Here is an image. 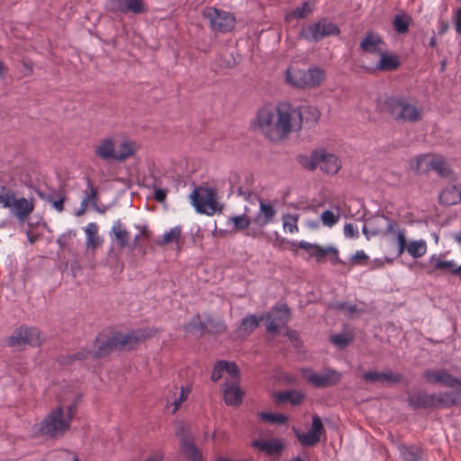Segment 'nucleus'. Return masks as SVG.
Listing matches in <instances>:
<instances>
[{
    "label": "nucleus",
    "mask_w": 461,
    "mask_h": 461,
    "mask_svg": "<svg viewBox=\"0 0 461 461\" xmlns=\"http://www.w3.org/2000/svg\"><path fill=\"white\" fill-rule=\"evenodd\" d=\"M251 125L270 141L279 142L302 129L303 111L288 103L263 106L258 110Z\"/></svg>",
    "instance_id": "obj_1"
},
{
    "label": "nucleus",
    "mask_w": 461,
    "mask_h": 461,
    "mask_svg": "<svg viewBox=\"0 0 461 461\" xmlns=\"http://www.w3.org/2000/svg\"><path fill=\"white\" fill-rule=\"evenodd\" d=\"M77 407L74 402L66 407L58 405L51 409L38 424L37 434L47 439H59L71 429Z\"/></svg>",
    "instance_id": "obj_2"
},
{
    "label": "nucleus",
    "mask_w": 461,
    "mask_h": 461,
    "mask_svg": "<svg viewBox=\"0 0 461 461\" xmlns=\"http://www.w3.org/2000/svg\"><path fill=\"white\" fill-rule=\"evenodd\" d=\"M147 335L143 330H131L126 334L116 333L112 337L99 336L95 339L94 357L95 358L109 355L113 350H130L138 343L145 340Z\"/></svg>",
    "instance_id": "obj_3"
},
{
    "label": "nucleus",
    "mask_w": 461,
    "mask_h": 461,
    "mask_svg": "<svg viewBox=\"0 0 461 461\" xmlns=\"http://www.w3.org/2000/svg\"><path fill=\"white\" fill-rule=\"evenodd\" d=\"M374 221H384L386 222L384 230V235H396L398 244V255L407 252L414 258H421L427 252V243L423 240L407 241L406 230L399 228L397 222L388 217L380 216Z\"/></svg>",
    "instance_id": "obj_4"
},
{
    "label": "nucleus",
    "mask_w": 461,
    "mask_h": 461,
    "mask_svg": "<svg viewBox=\"0 0 461 461\" xmlns=\"http://www.w3.org/2000/svg\"><path fill=\"white\" fill-rule=\"evenodd\" d=\"M116 141L113 137L101 139L95 146V155L104 161L123 162L133 157L137 151V145L129 140L120 143L119 151H116Z\"/></svg>",
    "instance_id": "obj_5"
},
{
    "label": "nucleus",
    "mask_w": 461,
    "mask_h": 461,
    "mask_svg": "<svg viewBox=\"0 0 461 461\" xmlns=\"http://www.w3.org/2000/svg\"><path fill=\"white\" fill-rule=\"evenodd\" d=\"M409 403L414 409L449 408L461 404V390L438 393H418L409 397Z\"/></svg>",
    "instance_id": "obj_6"
},
{
    "label": "nucleus",
    "mask_w": 461,
    "mask_h": 461,
    "mask_svg": "<svg viewBox=\"0 0 461 461\" xmlns=\"http://www.w3.org/2000/svg\"><path fill=\"white\" fill-rule=\"evenodd\" d=\"M385 107L391 116L398 122L414 123L422 119V109L402 96H392L385 100Z\"/></svg>",
    "instance_id": "obj_7"
},
{
    "label": "nucleus",
    "mask_w": 461,
    "mask_h": 461,
    "mask_svg": "<svg viewBox=\"0 0 461 461\" xmlns=\"http://www.w3.org/2000/svg\"><path fill=\"white\" fill-rule=\"evenodd\" d=\"M325 79V73L316 67L307 70L288 68L285 71V80L297 88H312L320 86Z\"/></svg>",
    "instance_id": "obj_8"
},
{
    "label": "nucleus",
    "mask_w": 461,
    "mask_h": 461,
    "mask_svg": "<svg viewBox=\"0 0 461 461\" xmlns=\"http://www.w3.org/2000/svg\"><path fill=\"white\" fill-rule=\"evenodd\" d=\"M43 341L40 330L36 327L22 326L14 330L8 338L9 347L23 349L26 346L38 347Z\"/></svg>",
    "instance_id": "obj_9"
},
{
    "label": "nucleus",
    "mask_w": 461,
    "mask_h": 461,
    "mask_svg": "<svg viewBox=\"0 0 461 461\" xmlns=\"http://www.w3.org/2000/svg\"><path fill=\"white\" fill-rule=\"evenodd\" d=\"M190 199L198 212L212 215L216 212V194L212 188L195 187L190 194Z\"/></svg>",
    "instance_id": "obj_10"
},
{
    "label": "nucleus",
    "mask_w": 461,
    "mask_h": 461,
    "mask_svg": "<svg viewBox=\"0 0 461 461\" xmlns=\"http://www.w3.org/2000/svg\"><path fill=\"white\" fill-rule=\"evenodd\" d=\"M176 435L180 438V450L192 461H203V455L194 445V436L190 426L184 422H178L176 426Z\"/></svg>",
    "instance_id": "obj_11"
},
{
    "label": "nucleus",
    "mask_w": 461,
    "mask_h": 461,
    "mask_svg": "<svg viewBox=\"0 0 461 461\" xmlns=\"http://www.w3.org/2000/svg\"><path fill=\"white\" fill-rule=\"evenodd\" d=\"M203 15L209 21L212 29L219 32H230L235 26L236 20L232 14L215 7H205Z\"/></svg>",
    "instance_id": "obj_12"
},
{
    "label": "nucleus",
    "mask_w": 461,
    "mask_h": 461,
    "mask_svg": "<svg viewBox=\"0 0 461 461\" xmlns=\"http://www.w3.org/2000/svg\"><path fill=\"white\" fill-rule=\"evenodd\" d=\"M339 28L334 23L327 19H321L303 28L300 34L305 40L318 41L329 36L339 35Z\"/></svg>",
    "instance_id": "obj_13"
},
{
    "label": "nucleus",
    "mask_w": 461,
    "mask_h": 461,
    "mask_svg": "<svg viewBox=\"0 0 461 461\" xmlns=\"http://www.w3.org/2000/svg\"><path fill=\"white\" fill-rule=\"evenodd\" d=\"M301 373L304 380L317 388L333 386L341 379V374L334 369H324L321 373H316L312 368H303Z\"/></svg>",
    "instance_id": "obj_14"
},
{
    "label": "nucleus",
    "mask_w": 461,
    "mask_h": 461,
    "mask_svg": "<svg viewBox=\"0 0 461 461\" xmlns=\"http://www.w3.org/2000/svg\"><path fill=\"white\" fill-rule=\"evenodd\" d=\"M259 210L258 213L251 219L254 227L249 230L248 235L254 238L260 236L264 233L263 228L272 223L276 218V211L269 203L265 202L262 199L258 200Z\"/></svg>",
    "instance_id": "obj_15"
},
{
    "label": "nucleus",
    "mask_w": 461,
    "mask_h": 461,
    "mask_svg": "<svg viewBox=\"0 0 461 461\" xmlns=\"http://www.w3.org/2000/svg\"><path fill=\"white\" fill-rule=\"evenodd\" d=\"M422 377L428 384H438L453 389L451 392L461 390V380L453 376L444 368L426 369L422 374Z\"/></svg>",
    "instance_id": "obj_16"
},
{
    "label": "nucleus",
    "mask_w": 461,
    "mask_h": 461,
    "mask_svg": "<svg viewBox=\"0 0 461 461\" xmlns=\"http://www.w3.org/2000/svg\"><path fill=\"white\" fill-rule=\"evenodd\" d=\"M298 247L314 258L317 262H323L326 257H330V260L333 265H345V262L339 258V250L335 247L329 246L323 248L318 244L309 243L304 240L300 241Z\"/></svg>",
    "instance_id": "obj_17"
},
{
    "label": "nucleus",
    "mask_w": 461,
    "mask_h": 461,
    "mask_svg": "<svg viewBox=\"0 0 461 461\" xmlns=\"http://www.w3.org/2000/svg\"><path fill=\"white\" fill-rule=\"evenodd\" d=\"M105 8L108 12L116 14L127 13L140 14L148 11L142 0H107Z\"/></svg>",
    "instance_id": "obj_18"
},
{
    "label": "nucleus",
    "mask_w": 461,
    "mask_h": 461,
    "mask_svg": "<svg viewBox=\"0 0 461 461\" xmlns=\"http://www.w3.org/2000/svg\"><path fill=\"white\" fill-rule=\"evenodd\" d=\"M306 167L311 170H313L319 167L327 174L335 175L339 170L341 164L338 157L333 154L315 152L312 154V160Z\"/></svg>",
    "instance_id": "obj_19"
},
{
    "label": "nucleus",
    "mask_w": 461,
    "mask_h": 461,
    "mask_svg": "<svg viewBox=\"0 0 461 461\" xmlns=\"http://www.w3.org/2000/svg\"><path fill=\"white\" fill-rule=\"evenodd\" d=\"M363 379L371 384H393L401 383L402 381V375L391 370L384 372L369 371L363 375Z\"/></svg>",
    "instance_id": "obj_20"
},
{
    "label": "nucleus",
    "mask_w": 461,
    "mask_h": 461,
    "mask_svg": "<svg viewBox=\"0 0 461 461\" xmlns=\"http://www.w3.org/2000/svg\"><path fill=\"white\" fill-rule=\"evenodd\" d=\"M10 209L20 221H24L33 212L34 203L32 200L24 197L16 198L14 195Z\"/></svg>",
    "instance_id": "obj_21"
},
{
    "label": "nucleus",
    "mask_w": 461,
    "mask_h": 461,
    "mask_svg": "<svg viewBox=\"0 0 461 461\" xmlns=\"http://www.w3.org/2000/svg\"><path fill=\"white\" fill-rule=\"evenodd\" d=\"M243 394L237 381L224 382L223 399L227 405L239 406L242 402Z\"/></svg>",
    "instance_id": "obj_22"
},
{
    "label": "nucleus",
    "mask_w": 461,
    "mask_h": 461,
    "mask_svg": "<svg viewBox=\"0 0 461 461\" xmlns=\"http://www.w3.org/2000/svg\"><path fill=\"white\" fill-rule=\"evenodd\" d=\"M436 154H422L411 158L409 162L410 168L418 174H426L433 171L432 161Z\"/></svg>",
    "instance_id": "obj_23"
},
{
    "label": "nucleus",
    "mask_w": 461,
    "mask_h": 461,
    "mask_svg": "<svg viewBox=\"0 0 461 461\" xmlns=\"http://www.w3.org/2000/svg\"><path fill=\"white\" fill-rule=\"evenodd\" d=\"M384 45V42L379 34L368 32L360 42V49L364 52L380 54L384 50L382 48Z\"/></svg>",
    "instance_id": "obj_24"
},
{
    "label": "nucleus",
    "mask_w": 461,
    "mask_h": 461,
    "mask_svg": "<svg viewBox=\"0 0 461 461\" xmlns=\"http://www.w3.org/2000/svg\"><path fill=\"white\" fill-rule=\"evenodd\" d=\"M109 234L119 248L124 249L128 246L130 241V233L121 220H117L113 222Z\"/></svg>",
    "instance_id": "obj_25"
},
{
    "label": "nucleus",
    "mask_w": 461,
    "mask_h": 461,
    "mask_svg": "<svg viewBox=\"0 0 461 461\" xmlns=\"http://www.w3.org/2000/svg\"><path fill=\"white\" fill-rule=\"evenodd\" d=\"M251 446L269 456L279 454L284 448L283 443L277 438L269 440H254L251 443Z\"/></svg>",
    "instance_id": "obj_26"
},
{
    "label": "nucleus",
    "mask_w": 461,
    "mask_h": 461,
    "mask_svg": "<svg viewBox=\"0 0 461 461\" xmlns=\"http://www.w3.org/2000/svg\"><path fill=\"white\" fill-rule=\"evenodd\" d=\"M400 456L404 461H420L423 449L419 445H400Z\"/></svg>",
    "instance_id": "obj_27"
},
{
    "label": "nucleus",
    "mask_w": 461,
    "mask_h": 461,
    "mask_svg": "<svg viewBox=\"0 0 461 461\" xmlns=\"http://www.w3.org/2000/svg\"><path fill=\"white\" fill-rule=\"evenodd\" d=\"M262 320L263 316L258 318L254 314H250L243 318L240 327L238 328L240 336L246 337L252 333L259 326V322Z\"/></svg>",
    "instance_id": "obj_28"
},
{
    "label": "nucleus",
    "mask_w": 461,
    "mask_h": 461,
    "mask_svg": "<svg viewBox=\"0 0 461 461\" xmlns=\"http://www.w3.org/2000/svg\"><path fill=\"white\" fill-rule=\"evenodd\" d=\"M429 263L433 266L434 270H440L444 273L449 272L456 276L455 272L459 266H456L454 260H443L440 257L433 255L429 258Z\"/></svg>",
    "instance_id": "obj_29"
},
{
    "label": "nucleus",
    "mask_w": 461,
    "mask_h": 461,
    "mask_svg": "<svg viewBox=\"0 0 461 461\" xmlns=\"http://www.w3.org/2000/svg\"><path fill=\"white\" fill-rule=\"evenodd\" d=\"M314 9V2H304L302 6H298L285 14V20L290 22L294 19H303L312 14Z\"/></svg>",
    "instance_id": "obj_30"
},
{
    "label": "nucleus",
    "mask_w": 461,
    "mask_h": 461,
    "mask_svg": "<svg viewBox=\"0 0 461 461\" xmlns=\"http://www.w3.org/2000/svg\"><path fill=\"white\" fill-rule=\"evenodd\" d=\"M184 329L187 333L202 336L207 330V324L202 321L199 314H196L184 326Z\"/></svg>",
    "instance_id": "obj_31"
},
{
    "label": "nucleus",
    "mask_w": 461,
    "mask_h": 461,
    "mask_svg": "<svg viewBox=\"0 0 461 461\" xmlns=\"http://www.w3.org/2000/svg\"><path fill=\"white\" fill-rule=\"evenodd\" d=\"M439 203L445 205H453L459 202V188L451 185L445 188L439 194Z\"/></svg>",
    "instance_id": "obj_32"
},
{
    "label": "nucleus",
    "mask_w": 461,
    "mask_h": 461,
    "mask_svg": "<svg viewBox=\"0 0 461 461\" xmlns=\"http://www.w3.org/2000/svg\"><path fill=\"white\" fill-rule=\"evenodd\" d=\"M433 171H435L441 177L451 178L453 176V172L446 161V159L436 154L434 161H432Z\"/></svg>",
    "instance_id": "obj_33"
},
{
    "label": "nucleus",
    "mask_w": 461,
    "mask_h": 461,
    "mask_svg": "<svg viewBox=\"0 0 461 461\" xmlns=\"http://www.w3.org/2000/svg\"><path fill=\"white\" fill-rule=\"evenodd\" d=\"M381 56L376 68L383 71H391L398 68L399 61L395 56L385 54L384 50L379 54Z\"/></svg>",
    "instance_id": "obj_34"
},
{
    "label": "nucleus",
    "mask_w": 461,
    "mask_h": 461,
    "mask_svg": "<svg viewBox=\"0 0 461 461\" xmlns=\"http://www.w3.org/2000/svg\"><path fill=\"white\" fill-rule=\"evenodd\" d=\"M181 228L179 226H176L170 229L167 232L164 233L162 239L157 241V244L159 246H165L168 244H180L181 240Z\"/></svg>",
    "instance_id": "obj_35"
},
{
    "label": "nucleus",
    "mask_w": 461,
    "mask_h": 461,
    "mask_svg": "<svg viewBox=\"0 0 461 461\" xmlns=\"http://www.w3.org/2000/svg\"><path fill=\"white\" fill-rule=\"evenodd\" d=\"M303 399V394L298 391L289 390L276 393V400L280 402H289L292 405L299 404Z\"/></svg>",
    "instance_id": "obj_36"
},
{
    "label": "nucleus",
    "mask_w": 461,
    "mask_h": 461,
    "mask_svg": "<svg viewBox=\"0 0 461 461\" xmlns=\"http://www.w3.org/2000/svg\"><path fill=\"white\" fill-rule=\"evenodd\" d=\"M88 358H95L94 357V350L82 348L76 352L75 354L62 357L61 362L63 364H72L75 361H84Z\"/></svg>",
    "instance_id": "obj_37"
},
{
    "label": "nucleus",
    "mask_w": 461,
    "mask_h": 461,
    "mask_svg": "<svg viewBox=\"0 0 461 461\" xmlns=\"http://www.w3.org/2000/svg\"><path fill=\"white\" fill-rule=\"evenodd\" d=\"M411 17L405 14H396L393 20L394 30L398 33H405L409 30Z\"/></svg>",
    "instance_id": "obj_38"
},
{
    "label": "nucleus",
    "mask_w": 461,
    "mask_h": 461,
    "mask_svg": "<svg viewBox=\"0 0 461 461\" xmlns=\"http://www.w3.org/2000/svg\"><path fill=\"white\" fill-rule=\"evenodd\" d=\"M294 432L298 440L303 447H312L320 441V437L311 430L306 433H300L299 430L294 429Z\"/></svg>",
    "instance_id": "obj_39"
},
{
    "label": "nucleus",
    "mask_w": 461,
    "mask_h": 461,
    "mask_svg": "<svg viewBox=\"0 0 461 461\" xmlns=\"http://www.w3.org/2000/svg\"><path fill=\"white\" fill-rule=\"evenodd\" d=\"M204 322L207 324L206 331L208 332L221 333L226 330V326L221 319H215L207 315Z\"/></svg>",
    "instance_id": "obj_40"
},
{
    "label": "nucleus",
    "mask_w": 461,
    "mask_h": 461,
    "mask_svg": "<svg viewBox=\"0 0 461 461\" xmlns=\"http://www.w3.org/2000/svg\"><path fill=\"white\" fill-rule=\"evenodd\" d=\"M283 220V228L285 231H289L290 233L298 232V221L299 216L297 214H285L282 218Z\"/></svg>",
    "instance_id": "obj_41"
},
{
    "label": "nucleus",
    "mask_w": 461,
    "mask_h": 461,
    "mask_svg": "<svg viewBox=\"0 0 461 461\" xmlns=\"http://www.w3.org/2000/svg\"><path fill=\"white\" fill-rule=\"evenodd\" d=\"M15 195V193L5 186L0 187V207L11 208L12 201Z\"/></svg>",
    "instance_id": "obj_42"
},
{
    "label": "nucleus",
    "mask_w": 461,
    "mask_h": 461,
    "mask_svg": "<svg viewBox=\"0 0 461 461\" xmlns=\"http://www.w3.org/2000/svg\"><path fill=\"white\" fill-rule=\"evenodd\" d=\"M258 416L261 420L269 423L284 424L287 421V417L284 414L262 411L258 413Z\"/></svg>",
    "instance_id": "obj_43"
},
{
    "label": "nucleus",
    "mask_w": 461,
    "mask_h": 461,
    "mask_svg": "<svg viewBox=\"0 0 461 461\" xmlns=\"http://www.w3.org/2000/svg\"><path fill=\"white\" fill-rule=\"evenodd\" d=\"M96 197H97V190L93 185L90 180H87V189L85 192V195L83 200H86L88 203H92L94 207L96 208V210L100 212H104V211H101L96 207Z\"/></svg>",
    "instance_id": "obj_44"
},
{
    "label": "nucleus",
    "mask_w": 461,
    "mask_h": 461,
    "mask_svg": "<svg viewBox=\"0 0 461 461\" xmlns=\"http://www.w3.org/2000/svg\"><path fill=\"white\" fill-rule=\"evenodd\" d=\"M230 220L234 225V229L237 230L248 229L249 225L252 224L251 219L245 214L233 216Z\"/></svg>",
    "instance_id": "obj_45"
},
{
    "label": "nucleus",
    "mask_w": 461,
    "mask_h": 461,
    "mask_svg": "<svg viewBox=\"0 0 461 461\" xmlns=\"http://www.w3.org/2000/svg\"><path fill=\"white\" fill-rule=\"evenodd\" d=\"M321 220L324 225L331 227L339 221V214H335L333 212L326 210L321 214Z\"/></svg>",
    "instance_id": "obj_46"
},
{
    "label": "nucleus",
    "mask_w": 461,
    "mask_h": 461,
    "mask_svg": "<svg viewBox=\"0 0 461 461\" xmlns=\"http://www.w3.org/2000/svg\"><path fill=\"white\" fill-rule=\"evenodd\" d=\"M224 364H225V365H223L225 366L224 372L227 373L230 376L231 381H237L238 383H240L239 366L233 362H227L225 360H224Z\"/></svg>",
    "instance_id": "obj_47"
},
{
    "label": "nucleus",
    "mask_w": 461,
    "mask_h": 461,
    "mask_svg": "<svg viewBox=\"0 0 461 461\" xmlns=\"http://www.w3.org/2000/svg\"><path fill=\"white\" fill-rule=\"evenodd\" d=\"M368 256L364 250H357L349 260L351 266H363L366 265L368 260Z\"/></svg>",
    "instance_id": "obj_48"
},
{
    "label": "nucleus",
    "mask_w": 461,
    "mask_h": 461,
    "mask_svg": "<svg viewBox=\"0 0 461 461\" xmlns=\"http://www.w3.org/2000/svg\"><path fill=\"white\" fill-rule=\"evenodd\" d=\"M223 365H225L224 360H220L214 365L212 375H211L212 381L217 382L223 376V374L225 373L224 372L225 366Z\"/></svg>",
    "instance_id": "obj_49"
},
{
    "label": "nucleus",
    "mask_w": 461,
    "mask_h": 461,
    "mask_svg": "<svg viewBox=\"0 0 461 461\" xmlns=\"http://www.w3.org/2000/svg\"><path fill=\"white\" fill-rule=\"evenodd\" d=\"M310 430L312 431L313 433H315L320 438H321V435L324 432V427H323L322 421L318 415H314L312 417V427H311Z\"/></svg>",
    "instance_id": "obj_50"
},
{
    "label": "nucleus",
    "mask_w": 461,
    "mask_h": 461,
    "mask_svg": "<svg viewBox=\"0 0 461 461\" xmlns=\"http://www.w3.org/2000/svg\"><path fill=\"white\" fill-rule=\"evenodd\" d=\"M334 308L337 309V310H339V311H342L344 312H347L350 315L354 314V313H357L358 312L357 308V305L355 304H350V303H337L334 304Z\"/></svg>",
    "instance_id": "obj_51"
},
{
    "label": "nucleus",
    "mask_w": 461,
    "mask_h": 461,
    "mask_svg": "<svg viewBox=\"0 0 461 461\" xmlns=\"http://www.w3.org/2000/svg\"><path fill=\"white\" fill-rule=\"evenodd\" d=\"M330 340L334 345L339 348H344L350 342V339L345 334L333 335L331 336Z\"/></svg>",
    "instance_id": "obj_52"
},
{
    "label": "nucleus",
    "mask_w": 461,
    "mask_h": 461,
    "mask_svg": "<svg viewBox=\"0 0 461 461\" xmlns=\"http://www.w3.org/2000/svg\"><path fill=\"white\" fill-rule=\"evenodd\" d=\"M180 394H179V397L177 399H176L173 402L175 408H174V411H177L178 408L181 406V404L186 401L189 393H190V390L188 388H185V387H181L180 389Z\"/></svg>",
    "instance_id": "obj_53"
},
{
    "label": "nucleus",
    "mask_w": 461,
    "mask_h": 461,
    "mask_svg": "<svg viewBox=\"0 0 461 461\" xmlns=\"http://www.w3.org/2000/svg\"><path fill=\"white\" fill-rule=\"evenodd\" d=\"M167 191L166 189L154 185V199L158 203L165 202Z\"/></svg>",
    "instance_id": "obj_54"
},
{
    "label": "nucleus",
    "mask_w": 461,
    "mask_h": 461,
    "mask_svg": "<svg viewBox=\"0 0 461 461\" xmlns=\"http://www.w3.org/2000/svg\"><path fill=\"white\" fill-rule=\"evenodd\" d=\"M344 235L347 238H357L358 237V231L352 223H346L344 226Z\"/></svg>",
    "instance_id": "obj_55"
},
{
    "label": "nucleus",
    "mask_w": 461,
    "mask_h": 461,
    "mask_svg": "<svg viewBox=\"0 0 461 461\" xmlns=\"http://www.w3.org/2000/svg\"><path fill=\"white\" fill-rule=\"evenodd\" d=\"M456 32L461 33V7H459L453 14Z\"/></svg>",
    "instance_id": "obj_56"
},
{
    "label": "nucleus",
    "mask_w": 461,
    "mask_h": 461,
    "mask_svg": "<svg viewBox=\"0 0 461 461\" xmlns=\"http://www.w3.org/2000/svg\"><path fill=\"white\" fill-rule=\"evenodd\" d=\"M97 230H98V227L95 223H94V222L88 223L85 230L86 238L97 236Z\"/></svg>",
    "instance_id": "obj_57"
},
{
    "label": "nucleus",
    "mask_w": 461,
    "mask_h": 461,
    "mask_svg": "<svg viewBox=\"0 0 461 461\" xmlns=\"http://www.w3.org/2000/svg\"><path fill=\"white\" fill-rule=\"evenodd\" d=\"M448 28H449V24L447 21H445L443 19H439L438 21V33L439 35L445 34L448 31Z\"/></svg>",
    "instance_id": "obj_58"
},
{
    "label": "nucleus",
    "mask_w": 461,
    "mask_h": 461,
    "mask_svg": "<svg viewBox=\"0 0 461 461\" xmlns=\"http://www.w3.org/2000/svg\"><path fill=\"white\" fill-rule=\"evenodd\" d=\"M49 201L52 203V206L59 212H61L64 210V202L65 197H60L58 200H51L49 199Z\"/></svg>",
    "instance_id": "obj_59"
},
{
    "label": "nucleus",
    "mask_w": 461,
    "mask_h": 461,
    "mask_svg": "<svg viewBox=\"0 0 461 461\" xmlns=\"http://www.w3.org/2000/svg\"><path fill=\"white\" fill-rule=\"evenodd\" d=\"M86 243L88 247H91L92 249H95L102 243V239L98 236L90 237L86 239Z\"/></svg>",
    "instance_id": "obj_60"
},
{
    "label": "nucleus",
    "mask_w": 461,
    "mask_h": 461,
    "mask_svg": "<svg viewBox=\"0 0 461 461\" xmlns=\"http://www.w3.org/2000/svg\"><path fill=\"white\" fill-rule=\"evenodd\" d=\"M276 309L284 315L285 321H286L289 319V308L287 305L281 304L279 306H276Z\"/></svg>",
    "instance_id": "obj_61"
},
{
    "label": "nucleus",
    "mask_w": 461,
    "mask_h": 461,
    "mask_svg": "<svg viewBox=\"0 0 461 461\" xmlns=\"http://www.w3.org/2000/svg\"><path fill=\"white\" fill-rule=\"evenodd\" d=\"M266 329L268 333H275L278 330V325L276 323L274 320H270L267 323Z\"/></svg>",
    "instance_id": "obj_62"
},
{
    "label": "nucleus",
    "mask_w": 461,
    "mask_h": 461,
    "mask_svg": "<svg viewBox=\"0 0 461 461\" xmlns=\"http://www.w3.org/2000/svg\"><path fill=\"white\" fill-rule=\"evenodd\" d=\"M305 110L308 111L312 115V117L315 121H317L319 119L320 112L318 111V109H316L314 107H306Z\"/></svg>",
    "instance_id": "obj_63"
},
{
    "label": "nucleus",
    "mask_w": 461,
    "mask_h": 461,
    "mask_svg": "<svg viewBox=\"0 0 461 461\" xmlns=\"http://www.w3.org/2000/svg\"><path fill=\"white\" fill-rule=\"evenodd\" d=\"M162 454L160 453H156L152 456H150L149 457H148L145 461H162Z\"/></svg>",
    "instance_id": "obj_64"
}]
</instances>
